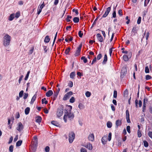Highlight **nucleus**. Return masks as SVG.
Masks as SVG:
<instances>
[{
    "instance_id": "f257e3e1",
    "label": "nucleus",
    "mask_w": 152,
    "mask_h": 152,
    "mask_svg": "<svg viewBox=\"0 0 152 152\" xmlns=\"http://www.w3.org/2000/svg\"><path fill=\"white\" fill-rule=\"evenodd\" d=\"M68 107H69L68 108H66L65 109L64 112L65 114L64 116V119L65 122H66L67 117L71 120L73 119L74 117V114L71 113L72 107L70 105H68Z\"/></svg>"
},
{
    "instance_id": "f03ea898",
    "label": "nucleus",
    "mask_w": 152,
    "mask_h": 152,
    "mask_svg": "<svg viewBox=\"0 0 152 152\" xmlns=\"http://www.w3.org/2000/svg\"><path fill=\"white\" fill-rule=\"evenodd\" d=\"M11 37L8 34H5L3 39V45L5 47H7L10 44Z\"/></svg>"
},
{
    "instance_id": "7ed1b4c3",
    "label": "nucleus",
    "mask_w": 152,
    "mask_h": 152,
    "mask_svg": "<svg viewBox=\"0 0 152 152\" xmlns=\"http://www.w3.org/2000/svg\"><path fill=\"white\" fill-rule=\"evenodd\" d=\"M64 107L63 105L60 106L57 109L56 115L57 116L60 117L62 115L63 113Z\"/></svg>"
},
{
    "instance_id": "20e7f679",
    "label": "nucleus",
    "mask_w": 152,
    "mask_h": 152,
    "mask_svg": "<svg viewBox=\"0 0 152 152\" xmlns=\"http://www.w3.org/2000/svg\"><path fill=\"white\" fill-rule=\"evenodd\" d=\"M69 140L70 143H72L75 137V134L73 132H70L69 134Z\"/></svg>"
},
{
    "instance_id": "39448f33",
    "label": "nucleus",
    "mask_w": 152,
    "mask_h": 152,
    "mask_svg": "<svg viewBox=\"0 0 152 152\" xmlns=\"http://www.w3.org/2000/svg\"><path fill=\"white\" fill-rule=\"evenodd\" d=\"M73 93L72 91H70L69 92L64 95L63 98V100L64 101L66 100Z\"/></svg>"
},
{
    "instance_id": "423d86ee",
    "label": "nucleus",
    "mask_w": 152,
    "mask_h": 152,
    "mask_svg": "<svg viewBox=\"0 0 152 152\" xmlns=\"http://www.w3.org/2000/svg\"><path fill=\"white\" fill-rule=\"evenodd\" d=\"M82 47V44H81L77 48V50L75 54V56H77L80 54Z\"/></svg>"
},
{
    "instance_id": "0eeeda50",
    "label": "nucleus",
    "mask_w": 152,
    "mask_h": 152,
    "mask_svg": "<svg viewBox=\"0 0 152 152\" xmlns=\"http://www.w3.org/2000/svg\"><path fill=\"white\" fill-rule=\"evenodd\" d=\"M127 69L126 68L123 67L122 68L121 74V77H123L124 76L126 75V73Z\"/></svg>"
},
{
    "instance_id": "6e6552de",
    "label": "nucleus",
    "mask_w": 152,
    "mask_h": 152,
    "mask_svg": "<svg viewBox=\"0 0 152 152\" xmlns=\"http://www.w3.org/2000/svg\"><path fill=\"white\" fill-rule=\"evenodd\" d=\"M111 10V7H109L107 8L104 14L103 15L102 18H105L108 15Z\"/></svg>"
},
{
    "instance_id": "1a4fd4ad",
    "label": "nucleus",
    "mask_w": 152,
    "mask_h": 152,
    "mask_svg": "<svg viewBox=\"0 0 152 152\" xmlns=\"http://www.w3.org/2000/svg\"><path fill=\"white\" fill-rule=\"evenodd\" d=\"M18 126L17 128V130L20 132L23 129V126L21 122H19L18 124Z\"/></svg>"
},
{
    "instance_id": "9d476101",
    "label": "nucleus",
    "mask_w": 152,
    "mask_h": 152,
    "mask_svg": "<svg viewBox=\"0 0 152 152\" xmlns=\"http://www.w3.org/2000/svg\"><path fill=\"white\" fill-rule=\"evenodd\" d=\"M88 138L89 140L91 141H93L94 140V134H90L88 136Z\"/></svg>"
},
{
    "instance_id": "9b49d317",
    "label": "nucleus",
    "mask_w": 152,
    "mask_h": 152,
    "mask_svg": "<svg viewBox=\"0 0 152 152\" xmlns=\"http://www.w3.org/2000/svg\"><path fill=\"white\" fill-rule=\"evenodd\" d=\"M137 30L136 27L135 26L134 27L132 31V34L131 36L132 35L134 36L135 34H137Z\"/></svg>"
},
{
    "instance_id": "f8f14e48",
    "label": "nucleus",
    "mask_w": 152,
    "mask_h": 152,
    "mask_svg": "<svg viewBox=\"0 0 152 152\" xmlns=\"http://www.w3.org/2000/svg\"><path fill=\"white\" fill-rule=\"evenodd\" d=\"M96 37L98 40L100 42H102L103 41V39L102 37L99 34H96Z\"/></svg>"
},
{
    "instance_id": "ddd939ff",
    "label": "nucleus",
    "mask_w": 152,
    "mask_h": 152,
    "mask_svg": "<svg viewBox=\"0 0 152 152\" xmlns=\"http://www.w3.org/2000/svg\"><path fill=\"white\" fill-rule=\"evenodd\" d=\"M122 124L121 121L119 120H118L116 121L115 125L116 127L118 128L119 126L121 125Z\"/></svg>"
},
{
    "instance_id": "4468645a",
    "label": "nucleus",
    "mask_w": 152,
    "mask_h": 152,
    "mask_svg": "<svg viewBox=\"0 0 152 152\" xmlns=\"http://www.w3.org/2000/svg\"><path fill=\"white\" fill-rule=\"evenodd\" d=\"M53 94V91L51 90H49L46 93V95L48 97L51 96Z\"/></svg>"
},
{
    "instance_id": "2eb2a0df",
    "label": "nucleus",
    "mask_w": 152,
    "mask_h": 152,
    "mask_svg": "<svg viewBox=\"0 0 152 152\" xmlns=\"http://www.w3.org/2000/svg\"><path fill=\"white\" fill-rule=\"evenodd\" d=\"M85 147L89 150H91L93 148L92 145L89 143H88L86 146H85Z\"/></svg>"
},
{
    "instance_id": "dca6fc26",
    "label": "nucleus",
    "mask_w": 152,
    "mask_h": 152,
    "mask_svg": "<svg viewBox=\"0 0 152 152\" xmlns=\"http://www.w3.org/2000/svg\"><path fill=\"white\" fill-rule=\"evenodd\" d=\"M107 137L105 136L103 137L102 139V141L103 144L105 145L107 141L106 140Z\"/></svg>"
},
{
    "instance_id": "f3484780",
    "label": "nucleus",
    "mask_w": 152,
    "mask_h": 152,
    "mask_svg": "<svg viewBox=\"0 0 152 152\" xmlns=\"http://www.w3.org/2000/svg\"><path fill=\"white\" fill-rule=\"evenodd\" d=\"M36 122L39 123H40L42 120V118L40 116H38L36 117Z\"/></svg>"
},
{
    "instance_id": "a211bd4d",
    "label": "nucleus",
    "mask_w": 152,
    "mask_h": 152,
    "mask_svg": "<svg viewBox=\"0 0 152 152\" xmlns=\"http://www.w3.org/2000/svg\"><path fill=\"white\" fill-rule=\"evenodd\" d=\"M107 56L106 54H105L104 57V59L103 60V61L102 63L103 64H105L106 63V62H107Z\"/></svg>"
},
{
    "instance_id": "6ab92c4d",
    "label": "nucleus",
    "mask_w": 152,
    "mask_h": 152,
    "mask_svg": "<svg viewBox=\"0 0 152 152\" xmlns=\"http://www.w3.org/2000/svg\"><path fill=\"white\" fill-rule=\"evenodd\" d=\"M37 98V95L35 94L32 97L31 101L30 102L31 104H33L34 102L35 101Z\"/></svg>"
},
{
    "instance_id": "aec40b11",
    "label": "nucleus",
    "mask_w": 152,
    "mask_h": 152,
    "mask_svg": "<svg viewBox=\"0 0 152 152\" xmlns=\"http://www.w3.org/2000/svg\"><path fill=\"white\" fill-rule=\"evenodd\" d=\"M50 40V39L49 37V36H47L45 37L44 42L45 43H48V42Z\"/></svg>"
},
{
    "instance_id": "412c9836",
    "label": "nucleus",
    "mask_w": 152,
    "mask_h": 152,
    "mask_svg": "<svg viewBox=\"0 0 152 152\" xmlns=\"http://www.w3.org/2000/svg\"><path fill=\"white\" fill-rule=\"evenodd\" d=\"M15 14L14 13L12 14L9 16V20L10 21L12 20L14 18Z\"/></svg>"
},
{
    "instance_id": "4be33fe9",
    "label": "nucleus",
    "mask_w": 152,
    "mask_h": 152,
    "mask_svg": "<svg viewBox=\"0 0 152 152\" xmlns=\"http://www.w3.org/2000/svg\"><path fill=\"white\" fill-rule=\"evenodd\" d=\"M58 93L56 92H54V94L53 95V100L54 101L56 99Z\"/></svg>"
},
{
    "instance_id": "5701e85b",
    "label": "nucleus",
    "mask_w": 152,
    "mask_h": 152,
    "mask_svg": "<svg viewBox=\"0 0 152 152\" xmlns=\"http://www.w3.org/2000/svg\"><path fill=\"white\" fill-rule=\"evenodd\" d=\"M22 143V141L20 140L18 141L16 143V146L17 147L20 146L21 145Z\"/></svg>"
},
{
    "instance_id": "b1692460",
    "label": "nucleus",
    "mask_w": 152,
    "mask_h": 152,
    "mask_svg": "<svg viewBox=\"0 0 152 152\" xmlns=\"http://www.w3.org/2000/svg\"><path fill=\"white\" fill-rule=\"evenodd\" d=\"M73 21L75 23H78L79 21V19L78 17H75L73 19Z\"/></svg>"
},
{
    "instance_id": "393cba45",
    "label": "nucleus",
    "mask_w": 152,
    "mask_h": 152,
    "mask_svg": "<svg viewBox=\"0 0 152 152\" xmlns=\"http://www.w3.org/2000/svg\"><path fill=\"white\" fill-rule=\"evenodd\" d=\"M30 110V108L29 107H27L26 108L25 110V112L26 115H28L29 113Z\"/></svg>"
},
{
    "instance_id": "a878e982",
    "label": "nucleus",
    "mask_w": 152,
    "mask_h": 152,
    "mask_svg": "<svg viewBox=\"0 0 152 152\" xmlns=\"http://www.w3.org/2000/svg\"><path fill=\"white\" fill-rule=\"evenodd\" d=\"M107 127L109 128H110L112 126V123L110 121H108L107 124Z\"/></svg>"
},
{
    "instance_id": "bb28decb",
    "label": "nucleus",
    "mask_w": 152,
    "mask_h": 152,
    "mask_svg": "<svg viewBox=\"0 0 152 152\" xmlns=\"http://www.w3.org/2000/svg\"><path fill=\"white\" fill-rule=\"evenodd\" d=\"M75 72H72L70 75V77L71 78H73L74 76H75Z\"/></svg>"
},
{
    "instance_id": "cd10ccee",
    "label": "nucleus",
    "mask_w": 152,
    "mask_h": 152,
    "mask_svg": "<svg viewBox=\"0 0 152 152\" xmlns=\"http://www.w3.org/2000/svg\"><path fill=\"white\" fill-rule=\"evenodd\" d=\"M42 104L45 103V104H46L48 103V102L46 100V99L44 98L42 99Z\"/></svg>"
},
{
    "instance_id": "c85d7f7f",
    "label": "nucleus",
    "mask_w": 152,
    "mask_h": 152,
    "mask_svg": "<svg viewBox=\"0 0 152 152\" xmlns=\"http://www.w3.org/2000/svg\"><path fill=\"white\" fill-rule=\"evenodd\" d=\"M123 57L124 61H127L129 60L128 56L126 55H124Z\"/></svg>"
},
{
    "instance_id": "c756f323",
    "label": "nucleus",
    "mask_w": 152,
    "mask_h": 152,
    "mask_svg": "<svg viewBox=\"0 0 152 152\" xmlns=\"http://www.w3.org/2000/svg\"><path fill=\"white\" fill-rule=\"evenodd\" d=\"M81 59L83 60L84 63H86L87 62V59L84 56L82 57L81 58Z\"/></svg>"
},
{
    "instance_id": "7c9ffc66",
    "label": "nucleus",
    "mask_w": 152,
    "mask_h": 152,
    "mask_svg": "<svg viewBox=\"0 0 152 152\" xmlns=\"http://www.w3.org/2000/svg\"><path fill=\"white\" fill-rule=\"evenodd\" d=\"M143 142L144 143V145L145 147H147L148 146V143L146 141L144 140Z\"/></svg>"
},
{
    "instance_id": "2f4dec72",
    "label": "nucleus",
    "mask_w": 152,
    "mask_h": 152,
    "mask_svg": "<svg viewBox=\"0 0 152 152\" xmlns=\"http://www.w3.org/2000/svg\"><path fill=\"white\" fill-rule=\"evenodd\" d=\"M75 100V98L72 96L71 97V98L69 100V102L71 103H74Z\"/></svg>"
},
{
    "instance_id": "473e14b6",
    "label": "nucleus",
    "mask_w": 152,
    "mask_h": 152,
    "mask_svg": "<svg viewBox=\"0 0 152 152\" xmlns=\"http://www.w3.org/2000/svg\"><path fill=\"white\" fill-rule=\"evenodd\" d=\"M86 95L87 97H89L91 95V93L88 91H87L85 94Z\"/></svg>"
},
{
    "instance_id": "72a5a7b5",
    "label": "nucleus",
    "mask_w": 152,
    "mask_h": 152,
    "mask_svg": "<svg viewBox=\"0 0 152 152\" xmlns=\"http://www.w3.org/2000/svg\"><path fill=\"white\" fill-rule=\"evenodd\" d=\"M78 107L81 110L83 109L84 107L83 105L81 103H80L79 104Z\"/></svg>"
},
{
    "instance_id": "f704fd0d",
    "label": "nucleus",
    "mask_w": 152,
    "mask_h": 152,
    "mask_svg": "<svg viewBox=\"0 0 152 152\" xmlns=\"http://www.w3.org/2000/svg\"><path fill=\"white\" fill-rule=\"evenodd\" d=\"M117 91L114 90V94H113V97L115 98H116L117 97Z\"/></svg>"
},
{
    "instance_id": "c9c22d12",
    "label": "nucleus",
    "mask_w": 152,
    "mask_h": 152,
    "mask_svg": "<svg viewBox=\"0 0 152 152\" xmlns=\"http://www.w3.org/2000/svg\"><path fill=\"white\" fill-rule=\"evenodd\" d=\"M29 73H30V71H28L27 73V74L25 78V80H27L28 78V77L29 76Z\"/></svg>"
},
{
    "instance_id": "e433bc0d",
    "label": "nucleus",
    "mask_w": 152,
    "mask_h": 152,
    "mask_svg": "<svg viewBox=\"0 0 152 152\" xmlns=\"http://www.w3.org/2000/svg\"><path fill=\"white\" fill-rule=\"evenodd\" d=\"M70 51V48H69L66 49L65 53L66 54H68Z\"/></svg>"
},
{
    "instance_id": "4c0bfd02",
    "label": "nucleus",
    "mask_w": 152,
    "mask_h": 152,
    "mask_svg": "<svg viewBox=\"0 0 152 152\" xmlns=\"http://www.w3.org/2000/svg\"><path fill=\"white\" fill-rule=\"evenodd\" d=\"M13 146L12 145H10L9 147V151L11 152H12L13 151Z\"/></svg>"
},
{
    "instance_id": "58836bf2",
    "label": "nucleus",
    "mask_w": 152,
    "mask_h": 152,
    "mask_svg": "<svg viewBox=\"0 0 152 152\" xmlns=\"http://www.w3.org/2000/svg\"><path fill=\"white\" fill-rule=\"evenodd\" d=\"M23 90L21 91L19 93V97H21L23 94Z\"/></svg>"
},
{
    "instance_id": "ea45409f",
    "label": "nucleus",
    "mask_w": 152,
    "mask_h": 152,
    "mask_svg": "<svg viewBox=\"0 0 152 152\" xmlns=\"http://www.w3.org/2000/svg\"><path fill=\"white\" fill-rule=\"evenodd\" d=\"M138 136L139 137H140L142 136V134L140 130H138L137 131Z\"/></svg>"
},
{
    "instance_id": "a19ab883",
    "label": "nucleus",
    "mask_w": 152,
    "mask_h": 152,
    "mask_svg": "<svg viewBox=\"0 0 152 152\" xmlns=\"http://www.w3.org/2000/svg\"><path fill=\"white\" fill-rule=\"evenodd\" d=\"M99 17L98 16V17H97L95 19V20H94V21L93 23L92 24V26L91 27V28H92V27H93L96 24V21H97V20L98 19V18H99Z\"/></svg>"
},
{
    "instance_id": "79ce46f5",
    "label": "nucleus",
    "mask_w": 152,
    "mask_h": 152,
    "mask_svg": "<svg viewBox=\"0 0 152 152\" xmlns=\"http://www.w3.org/2000/svg\"><path fill=\"white\" fill-rule=\"evenodd\" d=\"M45 151L46 152H49L50 151V148L48 146H47L45 148Z\"/></svg>"
},
{
    "instance_id": "37998d69",
    "label": "nucleus",
    "mask_w": 152,
    "mask_h": 152,
    "mask_svg": "<svg viewBox=\"0 0 152 152\" xmlns=\"http://www.w3.org/2000/svg\"><path fill=\"white\" fill-rule=\"evenodd\" d=\"M141 17H139L138 19H137V23L138 24H140V23H141Z\"/></svg>"
},
{
    "instance_id": "c03bdc74",
    "label": "nucleus",
    "mask_w": 152,
    "mask_h": 152,
    "mask_svg": "<svg viewBox=\"0 0 152 152\" xmlns=\"http://www.w3.org/2000/svg\"><path fill=\"white\" fill-rule=\"evenodd\" d=\"M111 136H112V133L111 132H110L108 134V140L109 141H110L111 140Z\"/></svg>"
},
{
    "instance_id": "a18cd8bd",
    "label": "nucleus",
    "mask_w": 152,
    "mask_h": 152,
    "mask_svg": "<svg viewBox=\"0 0 152 152\" xmlns=\"http://www.w3.org/2000/svg\"><path fill=\"white\" fill-rule=\"evenodd\" d=\"M78 35L80 37H82L83 35V33H82V31H80L78 33Z\"/></svg>"
},
{
    "instance_id": "49530a36",
    "label": "nucleus",
    "mask_w": 152,
    "mask_h": 152,
    "mask_svg": "<svg viewBox=\"0 0 152 152\" xmlns=\"http://www.w3.org/2000/svg\"><path fill=\"white\" fill-rule=\"evenodd\" d=\"M145 72L146 73H148L149 72V69L148 66H146L145 67Z\"/></svg>"
},
{
    "instance_id": "de8ad7c7",
    "label": "nucleus",
    "mask_w": 152,
    "mask_h": 152,
    "mask_svg": "<svg viewBox=\"0 0 152 152\" xmlns=\"http://www.w3.org/2000/svg\"><path fill=\"white\" fill-rule=\"evenodd\" d=\"M151 76L147 75L145 76V79L146 80H148L151 79Z\"/></svg>"
},
{
    "instance_id": "09e8293b",
    "label": "nucleus",
    "mask_w": 152,
    "mask_h": 152,
    "mask_svg": "<svg viewBox=\"0 0 152 152\" xmlns=\"http://www.w3.org/2000/svg\"><path fill=\"white\" fill-rule=\"evenodd\" d=\"M118 14L120 16H121L123 15L122 11L121 10H119L118 11Z\"/></svg>"
},
{
    "instance_id": "8fccbe9b",
    "label": "nucleus",
    "mask_w": 152,
    "mask_h": 152,
    "mask_svg": "<svg viewBox=\"0 0 152 152\" xmlns=\"http://www.w3.org/2000/svg\"><path fill=\"white\" fill-rule=\"evenodd\" d=\"M130 129V126H128L126 127V129H127V130L128 132L129 133H130L131 132Z\"/></svg>"
},
{
    "instance_id": "3c124183",
    "label": "nucleus",
    "mask_w": 152,
    "mask_h": 152,
    "mask_svg": "<svg viewBox=\"0 0 152 152\" xmlns=\"http://www.w3.org/2000/svg\"><path fill=\"white\" fill-rule=\"evenodd\" d=\"M34 140V143H35L37 144V137L36 136H34L33 137Z\"/></svg>"
},
{
    "instance_id": "603ef678",
    "label": "nucleus",
    "mask_w": 152,
    "mask_h": 152,
    "mask_svg": "<svg viewBox=\"0 0 152 152\" xmlns=\"http://www.w3.org/2000/svg\"><path fill=\"white\" fill-rule=\"evenodd\" d=\"M20 12H17L15 14V17L18 18L20 16Z\"/></svg>"
},
{
    "instance_id": "864d4df0",
    "label": "nucleus",
    "mask_w": 152,
    "mask_h": 152,
    "mask_svg": "<svg viewBox=\"0 0 152 152\" xmlns=\"http://www.w3.org/2000/svg\"><path fill=\"white\" fill-rule=\"evenodd\" d=\"M23 75H22L20 77L19 79L18 80V83L19 84H18V85H19L21 83V81L22 80V79L23 78Z\"/></svg>"
},
{
    "instance_id": "5fc2aeb1",
    "label": "nucleus",
    "mask_w": 152,
    "mask_h": 152,
    "mask_svg": "<svg viewBox=\"0 0 152 152\" xmlns=\"http://www.w3.org/2000/svg\"><path fill=\"white\" fill-rule=\"evenodd\" d=\"M57 33H58V32H57L56 33V34H55V37L54 38V39L53 42V45H52V46H53V45L54 44V43H55V41L56 39V37H57Z\"/></svg>"
},
{
    "instance_id": "6e6d98bb",
    "label": "nucleus",
    "mask_w": 152,
    "mask_h": 152,
    "mask_svg": "<svg viewBox=\"0 0 152 152\" xmlns=\"http://www.w3.org/2000/svg\"><path fill=\"white\" fill-rule=\"evenodd\" d=\"M102 57V55L101 54L99 53L97 56V60H99L100 59V58H101Z\"/></svg>"
},
{
    "instance_id": "4d7b16f0",
    "label": "nucleus",
    "mask_w": 152,
    "mask_h": 152,
    "mask_svg": "<svg viewBox=\"0 0 152 152\" xmlns=\"http://www.w3.org/2000/svg\"><path fill=\"white\" fill-rule=\"evenodd\" d=\"M34 50V48L32 47V48L29 50V52H28V54L30 55L32 54V53L33 52Z\"/></svg>"
},
{
    "instance_id": "13d9d810",
    "label": "nucleus",
    "mask_w": 152,
    "mask_h": 152,
    "mask_svg": "<svg viewBox=\"0 0 152 152\" xmlns=\"http://www.w3.org/2000/svg\"><path fill=\"white\" fill-rule=\"evenodd\" d=\"M126 118L129 117V114L128 110H127L126 111Z\"/></svg>"
},
{
    "instance_id": "bf43d9fd",
    "label": "nucleus",
    "mask_w": 152,
    "mask_h": 152,
    "mask_svg": "<svg viewBox=\"0 0 152 152\" xmlns=\"http://www.w3.org/2000/svg\"><path fill=\"white\" fill-rule=\"evenodd\" d=\"M81 152H87V150L85 148H82L80 150Z\"/></svg>"
},
{
    "instance_id": "052dcab7",
    "label": "nucleus",
    "mask_w": 152,
    "mask_h": 152,
    "mask_svg": "<svg viewBox=\"0 0 152 152\" xmlns=\"http://www.w3.org/2000/svg\"><path fill=\"white\" fill-rule=\"evenodd\" d=\"M148 134L149 137L152 139V132H149Z\"/></svg>"
},
{
    "instance_id": "680f3d73",
    "label": "nucleus",
    "mask_w": 152,
    "mask_h": 152,
    "mask_svg": "<svg viewBox=\"0 0 152 152\" xmlns=\"http://www.w3.org/2000/svg\"><path fill=\"white\" fill-rule=\"evenodd\" d=\"M148 101V99L146 97L145 98L143 99V104H146V103Z\"/></svg>"
},
{
    "instance_id": "e2e57ef3",
    "label": "nucleus",
    "mask_w": 152,
    "mask_h": 152,
    "mask_svg": "<svg viewBox=\"0 0 152 152\" xmlns=\"http://www.w3.org/2000/svg\"><path fill=\"white\" fill-rule=\"evenodd\" d=\"M28 96V93H25L23 96V99H26Z\"/></svg>"
},
{
    "instance_id": "0e129e2a",
    "label": "nucleus",
    "mask_w": 152,
    "mask_h": 152,
    "mask_svg": "<svg viewBox=\"0 0 152 152\" xmlns=\"http://www.w3.org/2000/svg\"><path fill=\"white\" fill-rule=\"evenodd\" d=\"M116 17V13L115 11V10L113 12V17L114 18H115Z\"/></svg>"
},
{
    "instance_id": "69168bd1",
    "label": "nucleus",
    "mask_w": 152,
    "mask_h": 152,
    "mask_svg": "<svg viewBox=\"0 0 152 152\" xmlns=\"http://www.w3.org/2000/svg\"><path fill=\"white\" fill-rule=\"evenodd\" d=\"M68 86L70 87H72L73 86V83L72 81H70L68 84Z\"/></svg>"
},
{
    "instance_id": "338daca9",
    "label": "nucleus",
    "mask_w": 152,
    "mask_h": 152,
    "mask_svg": "<svg viewBox=\"0 0 152 152\" xmlns=\"http://www.w3.org/2000/svg\"><path fill=\"white\" fill-rule=\"evenodd\" d=\"M51 123L52 124L55 126H56V124H57V122L54 121H52Z\"/></svg>"
},
{
    "instance_id": "774afa93",
    "label": "nucleus",
    "mask_w": 152,
    "mask_h": 152,
    "mask_svg": "<svg viewBox=\"0 0 152 152\" xmlns=\"http://www.w3.org/2000/svg\"><path fill=\"white\" fill-rule=\"evenodd\" d=\"M72 11L73 12H75L77 15L79 13L77 10L75 9H74L72 10Z\"/></svg>"
}]
</instances>
